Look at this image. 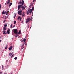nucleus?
<instances>
[{
    "mask_svg": "<svg viewBox=\"0 0 74 74\" xmlns=\"http://www.w3.org/2000/svg\"><path fill=\"white\" fill-rule=\"evenodd\" d=\"M13 32L15 34H17V33H18V30H17V29H14L13 30Z\"/></svg>",
    "mask_w": 74,
    "mask_h": 74,
    "instance_id": "f03ea898",
    "label": "nucleus"
},
{
    "mask_svg": "<svg viewBox=\"0 0 74 74\" xmlns=\"http://www.w3.org/2000/svg\"><path fill=\"white\" fill-rule=\"evenodd\" d=\"M34 1H35V0H33Z\"/></svg>",
    "mask_w": 74,
    "mask_h": 74,
    "instance_id": "09e8293b",
    "label": "nucleus"
},
{
    "mask_svg": "<svg viewBox=\"0 0 74 74\" xmlns=\"http://www.w3.org/2000/svg\"><path fill=\"white\" fill-rule=\"evenodd\" d=\"M23 41H24L23 40H21V42H23Z\"/></svg>",
    "mask_w": 74,
    "mask_h": 74,
    "instance_id": "f704fd0d",
    "label": "nucleus"
},
{
    "mask_svg": "<svg viewBox=\"0 0 74 74\" xmlns=\"http://www.w3.org/2000/svg\"><path fill=\"white\" fill-rule=\"evenodd\" d=\"M0 38H1V37H0Z\"/></svg>",
    "mask_w": 74,
    "mask_h": 74,
    "instance_id": "c03bdc74",
    "label": "nucleus"
},
{
    "mask_svg": "<svg viewBox=\"0 0 74 74\" xmlns=\"http://www.w3.org/2000/svg\"><path fill=\"white\" fill-rule=\"evenodd\" d=\"M24 1L23 0H22V1H20L18 4H20L21 5H23V4H24Z\"/></svg>",
    "mask_w": 74,
    "mask_h": 74,
    "instance_id": "f257e3e1",
    "label": "nucleus"
},
{
    "mask_svg": "<svg viewBox=\"0 0 74 74\" xmlns=\"http://www.w3.org/2000/svg\"><path fill=\"white\" fill-rule=\"evenodd\" d=\"M22 5H19L18 6V10H19V9H20V8H21V7H22Z\"/></svg>",
    "mask_w": 74,
    "mask_h": 74,
    "instance_id": "423d86ee",
    "label": "nucleus"
},
{
    "mask_svg": "<svg viewBox=\"0 0 74 74\" xmlns=\"http://www.w3.org/2000/svg\"><path fill=\"white\" fill-rule=\"evenodd\" d=\"M2 15H4H4H5V14L7 13V12L6 11L4 12V10H3V12H2Z\"/></svg>",
    "mask_w": 74,
    "mask_h": 74,
    "instance_id": "0eeeda50",
    "label": "nucleus"
},
{
    "mask_svg": "<svg viewBox=\"0 0 74 74\" xmlns=\"http://www.w3.org/2000/svg\"><path fill=\"white\" fill-rule=\"evenodd\" d=\"M17 57H16L14 58V59H15V60H16L17 59Z\"/></svg>",
    "mask_w": 74,
    "mask_h": 74,
    "instance_id": "cd10ccee",
    "label": "nucleus"
},
{
    "mask_svg": "<svg viewBox=\"0 0 74 74\" xmlns=\"http://www.w3.org/2000/svg\"><path fill=\"white\" fill-rule=\"evenodd\" d=\"M20 19V21H21L22 19L21 18Z\"/></svg>",
    "mask_w": 74,
    "mask_h": 74,
    "instance_id": "e433bc0d",
    "label": "nucleus"
},
{
    "mask_svg": "<svg viewBox=\"0 0 74 74\" xmlns=\"http://www.w3.org/2000/svg\"><path fill=\"white\" fill-rule=\"evenodd\" d=\"M4 26L5 27H7V24H5L4 25Z\"/></svg>",
    "mask_w": 74,
    "mask_h": 74,
    "instance_id": "6ab92c4d",
    "label": "nucleus"
},
{
    "mask_svg": "<svg viewBox=\"0 0 74 74\" xmlns=\"http://www.w3.org/2000/svg\"><path fill=\"white\" fill-rule=\"evenodd\" d=\"M12 24H11V28H12Z\"/></svg>",
    "mask_w": 74,
    "mask_h": 74,
    "instance_id": "2f4dec72",
    "label": "nucleus"
},
{
    "mask_svg": "<svg viewBox=\"0 0 74 74\" xmlns=\"http://www.w3.org/2000/svg\"><path fill=\"white\" fill-rule=\"evenodd\" d=\"M11 55H12V54H11V53H9V56H11Z\"/></svg>",
    "mask_w": 74,
    "mask_h": 74,
    "instance_id": "393cba45",
    "label": "nucleus"
},
{
    "mask_svg": "<svg viewBox=\"0 0 74 74\" xmlns=\"http://www.w3.org/2000/svg\"><path fill=\"white\" fill-rule=\"evenodd\" d=\"M18 34H19V32H18L17 34H16V36H15V37H16H16H18Z\"/></svg>",
    "mask_w": 74,
    "mask_h": 74,
    "instance_id": "f8f14e48",
    "label": "nucleus"
},
{
    "mask_svg": "<svg viewBox=\"0 0 74 74\" xmlns=\"http://www.w3.org/2000/svg\"><path fill=\"white\" fill-rule=\"evenodd\" d=\"M32 10H34V7H33L32 8Z\"/></svg>",
    "mask_w": 74,
    "mask_h": 74,
    "instance_id": "473e14b6",
    "label": "nucleus"
},
{
    "mask_svg": "<svg viewBox=\"0 0 74 74\" xmlns=\"http://www.w3.org/2000/svg\"><path fill=\"white\" fill-rule=\"evenodd\" d=\"M21 18V17H19L18 18V20H19V19H20V18Z\"/></svg>",
    "mask_w": 74,
    "mask_h": 74,
    "instance_id": "bb28decb",
    "label": "nucleus"
},
{
    "mask_svg": "<svg viewBox=\"0 0 74 74\" xmlns=\"http://www.w3.org/2000/svg\"><path fill=\"white\" fill-rule=\"evenodd\" d=\"M35 1L33 0V2H34H34Z\"/></svg>",
    "mask_w": 74,
    "mask_h": 74,
    "instance_id": "79ce46f5",
    "label": "nucleus"
},
{
    "mask_svg": "<svg viewBox=\"0 0 74 74\" xmlns=\"http://www.w3.org/2000/svg\"><path fill=\"white\" fill-rule=\"evenodd\" d=\"M21 8L23 10L25 8V7H24V6L22 5V7H21Z\"/></svg>",
    "mask_w": 74,
    "mask_h": 74,
    "instance_id": "6e6552de",
    "label": "nucleus"
},
{
    "mask_svg": "<svg viewBox=\"0 0 74 74\" xmlns=\"http://www.w3.org/2000/svg\"><path fill=\"white\" fill-rule=\"evenodd\" d=\"M21 23H23V21H22V22H21Z\"/></svg>",
    "mask_w": 74,
    "mask_h": 74,
    "instance_id": "72a5a7b5",
    "label": "nucleus"
},
{
    "mask_svg": "<svg viewBox=\"0 0 74 74\" xmlns=\"http://www.w3.org/2000/svg\"><path fill=\"white\" fill-rule=\"evenodd\" d=\"M28 28H29V26H28Z\"/></svg>",
    "mask_w": 74,
    "mask_h": 74,
    "instance_id": "de8ad7c7",
    "label": "nucleus"
},
{
    "mask_svg": "<svg viewBox=\"0 0 74 74\" xmlns=\"http://www.w3.org/2000/svg\"><path fill=\"white\" fill-rule=\"evenodd\" d=\"M31 7H32V4H31L29 5V8H31Z\"/></svg>",
    "mask_w": 74,
    "mask_h": 74,
    "instance_id": "aec40b11",
    "label": "nucleus"
},
{
    "mask_svg": "<svg viewBox=\"0 0 74 74\" xmlns=\"http://www.w3.org/2000/svg\"><path fill=\"white\" fill-rule=\"evenodd\" d=\"M11 5H12V3L11 2L9 5V7H10V6H11Z\"/></svg>",
    "mask_w": 74,
    "mask_h": 74,
    "instance_id": "dca6fc26",
    "label": "nucleus"
},
{
    "mask_svg": "<svg viewBox=\"0 0 74 74\" xmlns=\"http://www.w3.org/2000/svg\"><path fill=\"white\" fill-rule=\"evenodd\" d=\"M3 18H4L3 17Z\"/></svg>",
    "mask_w": 74,
    "mask_h": 74,
    "instance_id": "8fccbe9b",
    "label": "nucleus"
},
{
    "mask_svg": "<svg viewBox=\"0 0 74 74\" xmlns=\"http://www.w3.org/2000/svg\"><path fill=\"white\" fill-rule=\"evenodd\" d=\"M28 12H29V13H30V14H31V13H32V10L31 9H30V10H29L28 9Z\"/></svg>",
    "mask_w": 74,
    "mask_h": 74,
    "instance_id": "39448f33",
    "label": "nucleus"
},
{
    "mask_svg": "<svg viewBox=\"0 0 74 74\" xmlns=\"http://www.w3.org/2000/svg\"><path fill=\"white\" fill-rule=\"evenodd\" d=\"M7 47H6L5 48V49H7Z\"/></svg>",
    "mask_w": 74,
    "mask_h": 74,
    "instance_id": "37998d69",
    "label": "nucleus"
},
{
    "mask_svg": "<svg viewBox=\"0 0 74 74\" xmlns=\"http://www.w3.org/2000/svg\"><path fill=\"white\" fill-rule=\"evenodd\" d=\"M8 14V13H9V11H7V12H6Z\"/></svg>",
    "mask_w": 74,
    "mask_h": 74,
    "instance_id": "c756f323",
    "label": "nucleus"
},
{
    "mask_svg": "<svg viewBox=\"0 0 74 74\" xmlns=\"http://www.w3.org/2000/svg\"><path fill=\"white\" fill-rule=\"evenodd\" d=\"M4 19H7V16H5Z\"/></svg>",
    "mask_w": 74,
    "mask_h": 74,
    "instance_id": "b1692460",
    "label": "nucleus"
},
{
    "mask_svg": "<svg viewBox=\"0 0 74 74\" xmlns=\"http://www.w3.org/2000/svg\"><path fill=\"white\" fill-rule=\"evenodd\" d=\"M1 5L0 4V10L1 9Z\"/></svg>",
    "mask_w": 74,
    "mask_h": 74,
    "instance_id": "c85d7f7f",
    "label": "nucleus"
},
{
    "mask_svg": "<svg viewBox=\"0 0 74 74\" xmlns=\"http://www.w3.org/2000/svg\"><path fill=\"white\" fill-rule=\"evenodd\" d=\"M29 12H27V15H28V14H29Z\"/></svg>",
    "mask_w": 74,
    "mask_h": 74,
    "instance_id": "5701e85b",
    "label": "nucleus"
},
{
    "mask_svg": "<svg viewBox=\"0 0 74 74\" xmlns=\"http://www.w3.org/2000/svg\"><path fill=\"white\" fill-rule=\"evenodd\" d=\"M7 33H8V34H10V31L8 30L7 31Z\"/></svg>",
    "mask_w": 74,
    "mask_h": 74,
    "instance_id": "2eb2a0df",
    "label": "nucleus"
},
{
    "mask_svg": "<svg viewBox=\"0 0 74 74\" xmlns=\"http://www.w3.org/2000/svg\"><path fill=\"white\" fill-rule=\"evenodd\" d=\"M23 41H24V43L25 44H26V39L25 38V39H24L23 40Z\"/></svg>",
    "mask_w": 74,
    "mask_h": 74,
    "instance_id": "1a4fd4ad",
    "label": "nucleus"
},
{
    "mask_svg": "<svg viewBox=\"0 0 74 74\" xmlns=\"http://www.w3.org/2000/svg\"><path fill=\"white\" fill-rule=\"evenodd\" d=\"M22 16H25V12H23L22 15Z\"/></svg>",
    "mask_w": 74,
    "mask_h": 74,
    "instance_id": "4468645a",
    "label": "nucleus"
},
{
    "mask_svg": "<svg viewBox=\"0 0 74 74\" xmlns=\"http://www.w3.org/2000/svg\"><path fill=\"white\" fill-rule=\"evenodd\" d=\"M5 21H6V20H4V21H3V23H4V22H5Z\"/></svg>",
    "mask_w": 74,
    "mask_h": 74,
    "instance_id": "7c9ffc66",
    "label": "nucleus"
},
{
    "mask_svg": "<svg viewBox=\"0 0 74 74\" xmlns=\"http://www.w3.org/2000/svg\"><path fill=\"white\" fill-rule=\"evenodd\" d=\"M9 51H11L12 49V46H11L9 48Z\"/></svg>",
    "mask_w": 74,
    "mask_h": 74,
    "instance_id": "9d476101",
    "label": "nucleus"
},
{
    "mask_svg": "<svg viewBox=\"0 0 74 74\" xmlns=\"http://www.w3.org/2000/svg\"><path fill=\"white\" fill-rule=\"evenodd\" d=\"M6 15H8V13H6Z\"/></svg>",
    "mask_w": 74,
    "mask_h": 74,
    "instance_id": "c9c22d12",
    "label": "nucleus"
},
{
    "mask_svg": "<svg viewBox=\"0 0 74 74\" xmlns=\"http://www.w3.org/2000/svg\"><path fill=\"white\" fill-rule=\"evenodd\" d=\"M22 11L20 10V11H18V14H19V15H22Z\"/></svg>",
    "mask_w": 74,
    "mask_h": 74,
    "instance_id": "7ed1b4c3",
    "label": "nucleus"
},
{
    "mask_svg": "<svg viewBox=\"0 0 74 74\" xmlns=\"http://www.w3.org/2000/svg\"><path fill=\"white\" fill-rule=\"evenodd\" d=\"M10 3V0H9L7 2V4H9Z\"/></svg>",
    "mask_w": 74,
    "mask_h": 74,
    "instance_id": "9b49d317",
    "label": "nucleus"
},
{
    "mask_svg": "<svg viewBox=\"0 0 74 74\" xmlns=\"http://www.w3.org/2000/svg\"><path fill=\"white\" fill-rule=\"evenodd\" d=\"M1 40H0V42H1Z\"/></svg>",
    "mask_w": 74,
    "mask_h": 74,
    "instance_id": "ea45409f",
    "label": "nucleus"
},
{
    "mask_svg": "<svg viewBox=\"0 0 74 74\" xmlns=\"http://www.w3.org/2000/svg\"><path fill=\"white\" fill-rule=\"evenodd\" d=\"M3 34H5V31H3Z\"/></svg>",
    "mask_w": 74,
    "mask_h": 74,
    "instance_id": "4be33fe9",
    "label": "nucleus"
},
{
    "mask_svg": "<svg viewBox=\"0 0 74 74\" xmlns=\"http://www.w3.org/2000/svg\"><path fill=\"white\" fill-rule=\"evenodd\" d=\"M19 34H21V30H19Z\"/></svg>",
    "mask_w": 74,
    "mask_h": 74,
    "instance_id": "f3484780",
    "label": "nucleus"
},
{
    "mask_svg": "<svg viewBox=\"0 0 74 74\" xmlns=\"http://www.w3.org/2000/svg\"><path fill=\"white\" fill-rule=\"evenodd\" d=\"M13 56V55H12V56H11V58H12V57H13V56Z\"/></svg>",
    "mask_w": 74,
    "mask_h": 74,
    "instance_id": "a19ab883",
    "label": "nucleus"
},
{
    "mask_svg": "<svg viewBox=\"0 0 74 74\" xmlns=\"http://www.w3.org/2000/svg\"><path fill=\"white\" fill-rule=\"evenodd\" d=\"M30 21V18H27L26 21V23H28V22Z\"/></svg>",
    "mask_w": 74,
    "mask_h": 74,
    "instance_id": "20e7f679",
    "label": "nucleus"
},
{
    "mask_svg": "<svg viewBox=\"0 0 74 74\" xmlns=\"http://www.w3.org/2000/svg\"><path fill=\"white\" fill-rule=\"evenodd\" d=\"M2 70H4V66H3V65H2Z\"/></svg>",
    "mask_w": 74,
    "mask_h": 74,
    "instance_id": "a211bd4d",
    "label": "nucleus"
},
{
    "mask_svg": "<svg viewBox=\"0 0 74 74\" xmlns=\"http://www.w3.org/2000/svg\"><path fill=\"white\" fill-rule=\"evenodd\" d=\"M7 34L6 33H5V34Z\"/></svg>",
    "mask_w": 74,
    "mask_h": 74,
    "instance_id": "49530a36",
    "label": "nucleus"
},
{
    "mask_svg": "<svg viewBox=\"0 0 74 74\" xmlns=\"http://www.w3.org/2000/svg\"><path fill=\"white\" fill-rule=\"evenodd\" d=\"M6 29H7V28H5V27H4L3 29V31H5V30H6Z\"/></svg>",
    "mask_w": 74,
    "mask_h": 74,
    "instance_id": "ddd939ff",
    "label": "nucleus"
},
{
    "mask_svg": "<svg viewBox=\"0 0 74 74\" xmlns=\"http://www.w3.org/2000/svg\"><path fill=\"white\" fill-rule=\"evenodd\" d=\"M23 47L21 48V50H22V49H23Z\"/></svg>",
    "mask_w": 74,
    "mask_h": 74,
    "instance_id": "4c0bfd02",
    "label": "nucleus"
},
{
    "mask_svg": "<svg viewBox=\"0 0 74 74\" xmlns=\"http://www.w3.org/2000/svg\"><path fill=\"white\" fill-rule=\"evenodd\" d=\"M16 16V14H15L14 16V18H15Z\"/></svg>",
    "mask_w": 74,
    "mask_h": 74,
    "instance_id": "a878e982",
    "label": "nucleus"
},
{
    "mask_svg": "<svg viewBox=\"0 0 74 74\" xmlns=\"http://www.w3.org/2000/svg\"><path fill=\"white\" fill-rule=\"evenodd\" d=\"M16 21H14V24H16Z\"/></svg>",
    "mask_w": 74,
    "mask_h": 74,
    "instance_id": "412c9836",
    "label": "nucleus"
},
{
    "mask_svg": "<svg viewBox=\"0 0 74 74\" xmlns=\"http://www.w3.org/2000/svg\"><path fill=\"white\" fill-rule=\"evenodd\" d=\"M5 5H6V3H5Z\"/></svg>",
    "mask_w": 74,
    "mask_h": 74,
    "instance_id": "a18cd8bd",
    "label": "nucleus"
},
{
    "mask_svg": "<svg viewBox=\"0 0 74 74\" xmlns=\"http://www.w3.org/2000/svg\"><path fill=\"white\" fill-rule=\"evenodd\" d=\"M15 25L14 26H13V27H12L13 28H14V27H15Z\"/></svg>",
    "mask_w": 74,
    "mask_h": 74,
    "instance_id": "58836bf2",
    "label": "nucleus"
}]
</instances>
